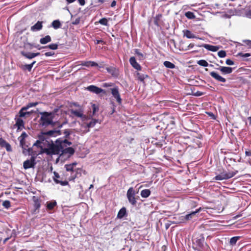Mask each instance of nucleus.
<instances>
[{
	"mask_svg": "<svg viewBox=\"0 0 251 251\" xmlns=\"http://www.w3.org/2000/svg\"><path fill=\"white\" fill-rule=\"evenodd\" d=\"M23 152L25 154H28L29 155H31V157L30 159H27L24 162L23 167L24 169H28L34 168L36 164L35 159L38 154L33 151L32 148H28L27 150L24 149Z\"/></svg>",
	"mask_w": 251,
	"mask_h": 251,
	"instance_id": "obj_1",
	"label": "nucleus"
},
{
	"mask_svg": "<svg viewBox=\"0 0 251 251\" xmlns=\"http://www.w3.org/2000/svg\"><path fill=\"white\" fill-rule=\"evenodd\" d=\"M41 115L40 119V125L43 126H47L49 125H53V119L54 117V112H41Z\"/></svg>",
	"mask_w": 251,
	"mask_h": 251,
	"instance_id": "obj_2",
	"label": "nucleus"
},
{
	"mask_svg": "<svg viewBox=\"0 0 251 251\" xmlns=\"http://www.w3.org/2000/svg\"><path fill=\"white\" fill-rule=\"evenodd\" d=\"M62 150L61 145H55L53 143L50 144L48 148L43 150V152L49 155L61 154Z\"/></svg>",
	"mask_w": 251,
	"mask_h": 251,
	"instance_id": "obj_3",
	"label": "nucleus"
},
{
	"mask_svg": "<svg viewBox=\"0 0 251 251\" xmlns=\"http://www.w3.org/2000/svg\"><path fill=\"white\" fill-rule=\"evenodd\" d=\"M194 244L200 250H207L208 246L204 242V238L202 235H200L193 240Z\"/></svg>",
	"mask_w": 251,
	"mask_h": 251,
	"instance_id": "obj_4",
	"label": "nucleus"
},
{
	"mask_svg": "<svg viewBox=\"0 0 251 251\" xmlns=\"http://www.w3.org/2000/svg\"><path fill=\"white\" fill-rule=\"evenodd\" d=\"M136 193L133 187H130L127 191V198L129 202L132 205H135L137 203L138 197H136Z\"/></svg>",
	"mask_w": 251,
	"mask_h": 251,
	"instance_id": "obj_5",
	"label": "nucleus"
},
{
	"mask_svg": "<svg viewBox=\"0 0 251 251\" xmlns=\"http://www.w3.org/2000/svg\"><path fill=\"white\" fill-rule=\"evenodd\" d=\"M238 173V171H235L234 172H223L220 174L217 175L215 176L214 179L216 180H222L224 179H227L230 178L234 176L237 173Z\"/></svg>",
	"mask_w": 251,
	"mask_h": 251,
	"instance_id": "obj_6",
	"label": "nucleus"
},
{
	"mask_svg": "<svg viewBox=\"0 0 251 251\" xmlns=\"http://www.w3.org/2000/svg\"><path fill=\"white\" fill-rule=\"evenodd\" d=\"M70 112L74 116L81 118L82 121H87L90 119V118L84 114L83 110L82 108L78 109H71Z\"/></svg>",
	"mask_w": 251,
	"mask_h": 251,
	"instance_id": "obj_7",
	"label": "nucleus"
},
{
	"mask_svg": "<svg viewBox=\"0 0 251 251\" xmlns=\"http://www.w3.org/2000/svg\"><path fill=\"white\" fill-rule=\"evenodd\" d=\"M46 134L45 132H42L38 135V140L34 143L33 146H36L41 149L43 148L44 145V142L46 140Z\"/></svg>",
	"mask_w": 251,
	"mask_h": 251,
	"instance_id": "obj_8",
	"label": "nucleus"
},
{
	"mask_svg": "<svg viewBox=\"0 0 251 251\" xmlns=\"http://www.w3.org/2000/svg\"><path fill=\"white\" fill-rule=\"evenodd\" d=\"M112 96L116 100L117 102L120 104L122 103V100L121 98L119 88L117 86H114L110 89Z\"/></svg>",
	"mask_w": 251,
	"mask_h": 251,
	"instance_id": "obj_9",
	"label": "nucleus"
},
{
	"mask_svg": "<svg viewBox=\"0 0 251 251\" xmlns=\"http://www.w3.org/2000/svg\"><path fill=\"white\" fill-rule=\"evenodd\" d=\"M86 90L97 95H99L100 93L105 94L106 93L104 90L93 85L88 86L86 88Z\"/></svg>",
	"mask_w": 251,
	"mask_h": 251,
	"instance_id": "obj_10",
	"label": "nucleus"
},
{
	"mask_svg": "<svg viewBox=\"0 0 251 251\" xmlns=\"http://www.w3.org/2000/svg\"><path fill=\"white\" fill-rule=\"evenodd\" d=\"M60 154V157H62L64 155H67V157H70L75 152V150L72 147H68L65 149L62 146V150Z\"/></svg>",
	"mask_w": 251,
	"mask_h": 251,
	"instance_id": "obj_11",
	"label": "nucleus"
},
{
	"mask_svg": "<svg viewBox=\"0 0 251 251\" xmlns=\"http://www.w3.org/2000/svg\"><path fill=\"white\" fill-rule=\"evenodd\" d=\"M45 132L46 135L49 137H56L62 135V131L58 129L50 130Z\"/></svg>",
	"mask_w": 251,
	"mask_h": 251,
	"instance_id": "obj_12",
	"label": "nucleus"
},
{
	"mask_svg": "<svg viewBox=\"0 0 251 251\" xmlns=\"http://www.w3.org/2000/svg\"><path fill=\"white\" fill-rule=\"evenodd\" d=\"M210 75L218 81L222 82H225L226 81V79L225 78L219 75L215 72H210Z\"/></svg>",
	"mask_w": 251,
	"mask_h": 251,
	"instance_id": "obj_13",
	"label": "nucleus"
},
{
	"mask_svg": "<svg viewBox=\"0 0 251 251\" xmlns=\"http://www.w3.org/2000/svg\"><path fill=\"white\" fill-rule=\"evenodd\" d=\"M129 62L131 65L137 70H141V66L137 62L134 57H131L129 59Z\"/></svg>",
	"mask_w": 251,
	"mask_h": 251,
	"instance_id": "obj_14",
	"label": "nucleus"
},
{
	"mask_svg": "<svg viewBox=\"0 0 251 251\" xmlns=\"http://www.w3.org/2000/svg\"><path fill=\"white\" fill-rule=\"evenodd\" d=\"M21 54L28 59H32L34 58L36 56H39L40 53L39 52H36V53H32V52H26L24 51H22L21 52Z\"/></svg>",
	"mask_w": 251,
	"mask_h": 251,
	"instance_id": "obj_15",
	"label": "nucleus"
},
{
	"mask_svg": "<svg viewBox=\"0 0 251 251\" xmlns=\"http://www.w3.org/2000/svg\"><path fill=\"white\" fill-rule=\"evenodd\" d=\"M217 69L220 70L223 75L231 74L233 71V69L229 67H220Z\"/></svg>",
	"mask_w": 251,
	"mask_h": 251,
	"instance_id": "obj_16",
	"label": "nucleus"
},
{
	"mask_svg": "<svg viewBox=\"0 0 251 251\" xmlns=\"http://www.w3.org/2000/svg\"><path fill=\"white\" fill-rule=\"evenodd\" d=\"M42 22L38 21L34 25L31 27L30 30L33 32L37 31L42 29Z\"/></svg>",
	"mask_w": 251,
	"mask_h": 251,
	"instance_id": "obj_17",
	"label": "nucleus"
},
{
	"mask_svg": "<svg viewBox=\"0 0 251 251\" xmlns=\"http://www.w3.org/2000/svg\"><path fill=\"white\" fill-rule=\"evenodd\" d=\"M200 47H204L206 50L212 51H216L219 49V47L218 46H212L209 44H203L200 46Z\"/></svg>",
	"mask_w": 251,
	"mask_h": 251,
	"instance_id": "obj_18",
	"label": "nucleus"
},
{
	"mask_svg": "<svg viewBox=\"0 0 251 251\" xmlns=\"http://www.w3.org/2000/svg\"><path fill=\"white\" fill-rule=\"evenodd\" d=\"M27 136V134L25 132H24L22 133L21 135L18 138L20 141V145L21 146H22V148L23 149V150H24V149H25V148H24L25 144V139Z\"/></svg>",
	"mask_w": 251,
	"mask_h": 251,
	"instance_id": "obj_19",
	"label": "nucleus"
},
{
	"mask_svg": "<svg viewBox=\"0 0 251 251\" xmlns=\"http://www.w3.org/2000/svg\"><path fill=\"white\" fill-rule=\"evenodd\" d=\"M106 70L110 74L114 77H117L118 75V70L113 67H109L106 68Z\"/></svg>",
	"mask_w": 251,
	"mask_h": 251,
	"instance_id": "obj_20",
	"label": "nucleus"
},
{
	"mask_svg": "<svg viewBox=\"0 0 251 251\" xmlns=\"http://www.w3.org/2000/svg\"><path fill=\"white\" fill-rule=\"evenodd\" d=\"M126 215V208L125 207H122L118 212L117 218L118 219H122Z\"/></svg>",
	"mask_w": 251,
	"mask_h": 251,
	"instance_id": "obj_21",
	"label": "nucleus"
},
{
	"mask_svg": "<svg viewBox=\"0 0 251 251\" xmlns=\"http://www.w3.org/2000/svg\"><path fill=\"white\" fill-rule=\"evenodd\" d=\"M33 200L34 202V207L35 210L39 209L41 206V201L38 198L34 196L33 197Z\"/></svg>",
	"mask_w": 251,
	"mask_h": 251,
	"instance_id": "obj_22",
	"label": "nucleus"
},
{
	"mask_svg": "<svg viewBox=\"0 0 251 251\" xmlns=\"http://www.w3.org/2000/svg\"><path fill=\"white\" fill-rule=\"evenodd\" d=\"M82 121V123L80 124L81 125V129L82 130L84 129V132H88L89 131V128L87 127L88 122L87 121Z\"/></svg>",
	"mask_w": 251,
	"mask_h": 251,
	"instance_id": "obj_23",
	"label": "nucleus"
},
{
	"mask_svg": "<svg viewBox=\"0 0 251 251\" xmlns=\"http://www.w3.org/2000/svg\"><path fill=\"white\" fill-rule=\"evenodd\" d=\"M51 41V39L50 36L47 35L45 37L42 38L40 40V43L41 44H46L50 42Z\"/></svg>",
	"mask_w": 251,
	"mask_h": 251,
	"instance_id": "obj_24",
	"label": "nucleus"
},
{
	"mask_svg": "<svg viewBox=\"0 0 251 251\" xmlns=\"http://www.w3.org/2000/svg\"><path fill=\"white\" fill-rule=\"evenodd\" d=\"M76 164L77 163L76 162H74L70 164H66L65 165V168L67 171L74 172V168L76 165Z\"/></svg>",
	"mask_w": 251,
	"mask_h": 251,
	"instance_id": "obj_25",
	"label": "nucleus"
},
{
	"mask_svg": "<svg viewBox=\"0 0 251 251\" xmlns=\"http://www.w3.org/2000/svg\"><path fill=\"white\" fill-rule=\"evenodd\" d=\"M56 204L57 203L55 201H48L47 202V208L49 210H52Z\"/></svg>",
	"mask_w": 251,
	"mask_h": 251,
	"instance_id": "obj_26",
	"label": "nucleus"
},
{
	"mask_svg": "<svg viewBox=\"0 0 251 251\" xmlns=\"http://www.w3.org/2000/svg\"><path fill=\"white\" fill-rule=\"evenodd\" d=\"M16 126H17L18 129H20L24 126V123L22 119L20 118L16 120Z\"/></svg>",
	"mask_w": 251,
	"mask_h": 251,
	"instance_id": "obj_27",
	"label": "nucleus"
},
{
	"mask_svg": "<svg viewBox=\"0 0 251 251\" xmlns=\"http://www.w3.org/2000/svg\"><path fill=\"white\" fill-rule=\"evenodd\" d=\"M151 195V191L149 189H144L141 192V196L142 198H147Z\"/></svg>",
	"mask_w": 251,
	"mask_h": 251,
	"instance_id": "obj_28",
	"label": "nucleus"
},
{
	"mask_svg": "<svg viewBox=\"0 0 251 251\" xmlns=\"http://www.w3.org/2000/svg\"><path fill=\"white\" fill-rule=\"evenodd\" d=\"M201 208L197 209L196 211L192 212L191 213L187 214L185 216V219L186 220H189L191 219L193 216L195 215L196 213H198L200 211Z\"/></svg>",
	"mask_w": 251,
	"mask_h": 251,
	"instance_id": "obj_29",
	"label": "nucleus"
},
{
	"mask_svg": "<svg viewBox=\"0 0 251 251\" xmlns=\"http://www.w3.org/2000/svg\"><path fill=\"white\" fill-rule=\"evenodd\" d=\"M82 65L83 66H85L86 67H90V66L95 67V66H98V63H97L96 62H95L94 61H91L85 62L82 63Z\"/></svg>",
	"mask_w": 251,
	"mask_h": 251,
	"instance_id": "obj_30",
	"label": "nucleus"
},
{
	"mask_svg": "<svg viewBox=\"0 0 251 251\" xmlns=\"http://www.w3.org/2000/svg\"><path fill=\"white\" fill-rule=\"evenodd\" d=\"M52 26L55 29L61 27V24L58 20H54L51 23Z\"/></svg>",
	"mask_w": 251,
	"mask_h": 251,
	"instance_id": "obj_31",
	"label": "nucleus"
},
{
	"mask_svg": "<svg viewBox=\"0 0 251 251\" xmlns=\"http://www.w3.org/2000/svg\"><path fill=\"white\" fill-rule=\"evenodd\" d=\"M184 36H185L187 38L191 39V38H196V36L195 35L192 33L190 31L188 30H186L185 31H184Z\"/></svg>",
	"mask_w": 251,
	"mask_h": 251,
	"instance_id": "obj_32",
	"label": "nucleus"
},
{
	"mask_svg": "<svg viewBox=\"0 0 251 251\" xmlns=\"http://www.w3.org/2000/svg\"><path fill=\"white\" fill-rule=\"evenodd\" d=\"M72 129H65L64 130L63 133H62V134H63L64 135V137L66 138V139H70V135L72 134Z\"/></svg>",
	"mask_w": 251,
	"mask_h": 251,
	"instance_id": "obj_33",
	"label": "nucleus"
},
{
	"mask_svg": "<svg viewBox=\"0 0 251 251\" xmlns=\"http://www.w3.org/2000/svg\"><path fill=\"white\" fill-rule=\"evenodd\" d=\"M163 64L165 67L169 69H174L176 67L175 64L168 61H164Z\"/></svg>",
	"mask_w": 251,
	"mask_h": 251,
	"instance_id": "obj_34",
	"label": "nucleus"
},
{
	"mask_svg": "<svg viewBox=\"0 0 251 251\" xmlns=\"http://www.w3.org/2000/svg\"><path fill=\"white\" fill-rule=\"evenodd\" d=\"M98 122V120L96 119H92L91 121L89 122H88L87 127L91 128L93 127Z\"/></svg>",
	"mask_w": 251,
	"mask_h": 251,
	"instance_id": "obj_35",
	"label": "nucleus"
},
{
	"mask_svg": "<svg viewBox=\"0 0 251 251\" xmlns=\"http://www.w3.org/2000/svg\"><path fill=\"white\" fill-rule=\"evenodd\" d=\"M38 104L37 102L29 103L25 106L23 107V109L27 110L30 107L36 106Z\"/></svg>",
	"mask_w": 251,
	"mask_h": 251,
	"instance_id": "obj_36",
	"label": "nucleus"
},
{
	"mask_svg": "<svg viewBox=\"0 0 251 251\" xmlns=\"http://www.w3.org/2000/svg\"><path fill=\"white\" fill-rule=\"evenodd\" d=\"M43 48H44L45 49L49 48L52 50H55L58 49V45L56 44H51L48 46H45Z\"/></svg>",
	"mask_w": 251,
	"mask_h": 251,
	"instance_id": "obj_37",
	"label": "nucleus"
},
{
	"mask_svg": "<svg viewBox=\"0 0 251 251\" xmlns=\"http://www.w3.org/2000/svg\"><path fill=\"white\" fill-rule=\"evenodd\" d=\"M185 16L189 19H193L195 18V16L193 12L188 11L185 13Z\"/></svg>",
	"mask_w": 251,
	"mask_h": 251,
	"instance_id": "obj_38",
	"label": "nucleus"
},
{
	"mask_svg": "<svg viewBox=\"0 0 251 251\" xmlns=\"http://www.w3.org/2000/svg\"><path fill=\"white\" fill-rule=\"evenodd\" d=\"M240 237L239 236H235L232 237L229 241V243L230 245H234L236 243L237 241L239 239Z\"/></svg>",
	"mask_w": 251,
	"mask_h": 251,
	"instance_id": "obj_39",
	"label": "nucleus"
},
{
	"mask_svg": "<svg viewBox=\"0 0 251 251\" xmlns=\"http://www.w3.org/2000/svg\"><path fill=\"white\" fill-rule=\"evenodd\" d=\"M198 64L203 67H207L208 63L205 60H200L197 62Z\"/></svg>",
	"mask_w": 251,
	"mask_h": 251,
	"instance_id": "obj_40",
	"label": "nucleus"
},
{
	"mask_svg": "<svg viewBox=\"0 0 251 251\" xmlns=\"http://www.w3.org/2000/svg\"><path fill=\"white\" fill-rule=\"evenodd\" d=\"M54 182L56 184H60L62 186H66L68 184V182L67 181H62L58 179H54Z\"/></svg>",
	"mask_w": 251,
	"mask_h": 251,
	"instance_id": "obj_41",
	"label": "nucleus"
},
{
	"mask_svg": "<svg viewBox=\"0 0 251 251\" xmlns=\"http://www.w3.org/2000/svg\"><path fill=\"white\" fill-rule=\"evenodd\" d=\"M26 110H27V109H23V107H22L19 112V117H24L26 116V111H25Z\"/></svg>",
	"mask_w": 251,
	"mask_h": 251,
	"instance_id": "obj_42",
	"label": "nucleus"
},
{
	"mask_svg": "<svg viewBox=\"0 0 251 251\" xmlns=\"http://www.w3.org/2000/svg\"><path fill=\"white\" fill-rule=\"evenodd\" d=\"M2 206L5 208L8 209L11 206L10 202L9 201H4L2 202Z\"/></svg>",
	"mask_w": 251,
	"mask_h": 251,
	"instance_id": "obj_43",
	"label": "nucleus"
},
{
	"mask_svg": "<svg viewBox=\"0 0 251 251\" xmlns=\"http://www.w3.org/2000/svg\"><path fill=\"white\" fill-rule=\"evenodd\" d=\"M99 23L103 25H107L108 21L106 18H102L100 20Z\"/></svg>",
	"mask_w": 251,
	"mask_h": 251,
	"instance_id": "obj_44",
	"label": "nucleus"
},
{
	"mask_svg": "<svg viewBox=\"0 0 251 251\" xmlns=\"http://www.w3.org/2000/svg\"><path fill=\"white\" fill-rule=\"evenodd\" d=\"M218 55L220 58L225 57L226 56V52L225 50H220L218 52Z\"/></svg>",
	"mask_w": 251,
	"mask_h": 251,
	"instance_id": "obj_45",
	"label": "nucleus"
},
{
	"mask_svg": "<svg viewBox=\"0 0 251 251\" xmlns=\"http://www.w3.org/2000/svg\"><path fill=\"white\" fill-rule=\"evenodd\" d=\"M92 109H93V114H94L96 112H98L99 110V106L98 105H96V104H93L92 105Z\"/></svg>",
	"mask_w": 251,
	"mask_h": 251,
	"instance_id": "obj_46",
	"label": "nucleus"
},
{
	"mask_svg": "<svg viewBox=\"0 0 251 251\" xmlns=\"http://www.w3.org/2000/svg\"><path fill=\"white\" fill-rule=\"evenodd\" d=\"M238 55L239 56L245 58V57H248L251 56V54L249 53H244L242 52H239L238 53Z\"/></svg>",
	"mask_w": 251,
	"mask_h": 251,
	"instance_id": "obj_47",
	"label": "nucleus"
},
{
	"mask_svg": "<svg viewBox=\"0 0 251 251\" xmlns=\"http://www.w3.org/2000/svg\"><path fill=\"white\" fill-rule=\"evenodd\" d=\"M135 53L139 56L140 58H143L144 57L143 54L139 50L135 49L134 50Z\"/></svg>",
	"mask_w": 251,
	"mask_h": 251,
	"instance_id": "obj_48",
	"label": "nucleus"
},
{
	"mask_svg": "<svg viewBox=\"0 0 251 251\" xmlns=\"http://www.w3.org/2000/svg\"><path fill=\"white\" fill-rule=\"evenodd\" d=\"M32 64H25V66H24V69H26L29 72H30L32 68Z\"/></svg>",
	"mask_w": 251,
	"mask_h": 251,
	"instance_id": "obj_49",
	"label": "nucleus"
},
{
	"mask_svg": "<svg viewBox=\"0 0 251 251\" xmlns=\"http://www.w3.org/2000/svg\"><path fill=\"white\" fill-rule=\"evenodd\" d=\"M114 86V84L112 83H104L102 84L103 87H109Z\"/></svg>",
	"mask_w": 251,
	"mask_h": 251,
	"instance_id": "obj_50",
	"label": "nucleus"
},
{
	"mask_svg": "<svg viewBox=\"0 0 251 251\" xmlns=\"http://www.w3.org/2000/svg\"><path fill=\"white\" fill-rule=\"evenodd\" d=\"M137 75H138V79L141 81H143L145 78V75H141L139 73H138Z\"/></svg>",
	"mask_w": 251,
	"mask_h": 251,
	"instance_id": "obj_51",
	"label": "nucleus"
},
{
	"mask_svg": "<svg viewBox=\"0 0 251 251\" xmlns=\"http://www.w3.org/2000/svg\"><path fill=\"white\" fill-rule=\"evenodd\" d=\"M226 63L227 65H233L234 64V62L230 59H226Z\"/></svg>",
	"mask_w": 251,
	"mask_h": 251,
	"instance_id": "obj_52",
	"label": "nucleus"
},
{
	"mask_svg": "<svg viewBox=\"0 0 251 251\" xmlns=\"http://www.w3.org/2000/svg\"><path fill=\"white\" fill-rule=\"evenodd\" d=\"M54 54V51H48V52H46L45 53V55L46 56H52Z\"/></svg>",
	"mask_w": 251,
	"mask_h": 251,
	"instance_id": "obj_53",
	"label": "nucleus"
},
{
	"mask_svg": "<svg viewBox=\"0 0 251 251\" xmlns=\"http://www.w3.org/2000/svg\"><path fill=\"white\" fill-rule=\"evenodd\" d=\"M4 147L6 148L7 151H10L11 150V146L8 143H6V144H5Z\"/></svg>",
	"mask_w": 251,
	"mask_h": 251,
	"instance_id": "obj_54",
	"label": "nucleus"
},
{
	"mask_svg": "<svg viewBox=\"0 0 251 251\" xmlns=\"http://www.w3.org/2000/svg\"><path fill=\"white\" fill-rule=\"evenodd\" d=\"M54 177H53V180L54 181V179H58L60 177V176L59 174L56 173V172H54Z\"/></svg>",
	"mask_w": 251,
	"mask_h": 251,
	"instance_id": "obj_55",
	"label": "nucleus"
},
{
	"mask_svg": "<svg viewBox=\"0 0 251 251\" xmlns=\"http://www.w3.org/2000/svg\"><path fill=\"white\" fill-rule=\"evenodd\" d=\"M6 142L3 139H0V145L2 146V147H4L5 146V144H6Z\"/></svg>",
	"mask_w": 251,
	"mask_h": 251,
	"instance_id": "obj_56",
	"label": "nucleus"
},
{
	"mask_svg": "<svg viewBox=\"0 0 251 251\" xmlns=\"http://www.w3.org/2000/svg\"><path fill=\"white\" fill-rule=\"evenodd\" d=\"M243 42L245 43L249 47H251V40H244Z\"/></svg>",
	"mask_w": 251,
	"mask_h": 251,
	"instance_id": "obj_57",
	"label": "nucleus"
},
{
	"mask_svg": "<svg viewBox=\"0 0 251 251\" xmlns=\"http://www.w3.org/2000/svg\"><path fill=\"white\" fill-rule=\"evenodd\" d=\"M63 142L66 144H67L68 145L70 146L71 145H72V143L69 141H68L67 139H65L64 140Z\"/></svg>",
	"mask_w": 251,
	"mask_h": 251,
	"instance_id": "obj_58",
	"label": "nucleus"
},
{
	"mask_svg": "<svg viewBox=\"0 0 251 251\" xmlns=\"http://www.w3.org/2000/svg\"><path fill=\"white\" fill-rule=\"evenodd\" d=\"M79 3L81 5H84L85 4V0H78Z\"/></svg>",
	"mask_w": 251,
	"mask_h": 251,
	"instance_id": "obj_59",
	"label": "nucleus"
},
{
	"mask_svg": "<svg viewBox=\"0 0 251 251\" xmlns=\"http://www.w3.org/2000/svg\"><path fill=\"white\" fill-rule=\"evenodd\" d=\"M245 154H246V156H251V151H245Z\"/></svg>",
	"mask_w": 251,
	"mask_h": 251,
	"instance_id": "obj_60",
	"label": "nucleus"
},
{
	"mask_svg": "<svg viewBox=\"0 0 251 251\" xmlns=\"http://www.w3.org/2000/svg\"><path fill=\"white\" fill-rule=\"evenodd\" d=\"M100 43H104L103 41L102 40H97L96 41V44H100Z\"/></svg>",
	"mask_w": 251,
	"mask_h": 251,
	"instance_id": "obj_61",
	"label": "nucleus"
},
{
	"mask_svg": "<svg viewBox=\"0 0 251 251\" xmlns=\"http://www.w3.org/2000/svg\"><path fill=\"white\" fill-rule=\"evenodd\" d=\"M116 1L115 0H113L111 3V6L112 7H113L116 5Z\"/></svg>",
	"mask_w": 251,
	"mask_h": 251,
	"instance_id": "obj_62",
	"label": "nucleus"
},
{
	"mask_svg": "<svg viewBox=\"0 0 251 251\" xmlns=\"http://www.w3.org/2000/svg\"><path fill=\"white\" fill-rule=\"evenodd\" d=\"M194 47V44L193 43L190 44L188 46V49H192Z\"/></svg>",
	"mask_w": 251,
	"mask_h": 251,
	"instance_id": "obj_63",
	"label": "nucleus"
},
{
	"mask_svg": "<svg viewBox=\"0 0 251 251\" xmlns=\"http://www.w3.org/2000/svg\"><path fill=\"white\" fill-rule=\"evenodd\" d=\"M202 93L201 92H197L196 93V94H195V96H201L202 95Z\"/></svg>",
	"mask_w": 251,
	"mask_h": 251,
	"instance_id": "obj_64",
	"label": "nucleus"
}]
</instances>
